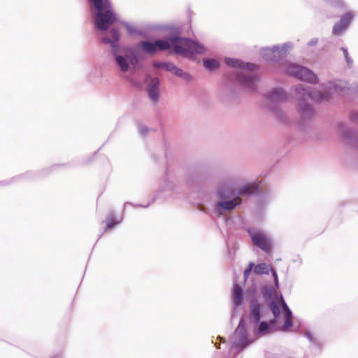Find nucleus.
Instances as JSON below:
<instances>
[{"label":"nucleus","mask_w":358,"mask_h":358,"mask_svg":"<svg viewBox=\"0 0 358 358\" xmlns=\"http://www.w3.org/2000/svg\"><path fill=\"white\" fill-rule=\"evenodd\" d=\"M171 30V34L164 39H157L154 43L150 41H143L141 45L143 50L149 54L154 55L158 51H166L173 47V53L182 56L189 55H201L206 51L203 45L190 38L180 36V31L178 27L169 26L164 27Z\"/></svg>","instance_id":"f257e3e1"},{"label":"nucleus","mask_w":358,"mask_h":358,"mask_svg":"<svg viewBox=\"0 0 358 358\" xmlns=\"http://www.w3.org/2000/svg\"><path fill=\"white\" fill-rule=\"evenodd\" d=\"M324 88L325 92L322 93L303 84H299L294 87L295 95L299 99V110L303 120L311 119L315 115L314 109L308 103V101L321 103L328 100L334 94H349L352 91V88L343 82L329 81L324 85Z\"/></svg>","instance_id":"f03ea898"},{"label":"nucleus","mask_w":358,"mask_h":358,"mask_svg":"<svg viewBox=\"0 0 358 358\" xmlns=\"http://www.w3.org/2000/svg\"><path fill=\"white\" fill-rule=\"evenodd\" d=\"M225 63L234 69H239L226 74L227 80L245 90L254 92L257 90V85L259 81V77L257 74H250L243 71L252 72L258 69V66L250 62H243L239 59L226 57Z\"/></svg>","instance_id":"7ed1b4c3"},{"label":"nucleus","mask_w":358,"mask_h":358,"mask_svg":"<svg viewBox=\"0 0 358 358\" xmlns=\"http://www.w3.org/2000/svg\"><path fill=\"white\" fill-rule=\"evenodd\" d=\"M91 9L97 13L94 17L95 28L100 31H106L117 21L116 14L112 10L110 0H89Z\"/></svg>","instance_id":"20e7f679"},{"label":"nucleus","mask_w":358,"mask_h":358,"mask_svg":"<svg viewBox=\"0 0 358 358\" xmlns=\"http://www.w3.org/2000/svg\"><path fill=\"white\" fill-rule=\"evenodd\" d=\"M110 36H103L101 38V42L105 44H110L113 48L112 54L115 57L116 64L122 72H127L129 70V61L124 56L118 55L120 40V32L117 29H112L110 31Z\"/></svg>","instance_id":"39448f33"},{"label":"nucleus","mask_w":358,"mask_h":358,"mask_svg":"<svg viewBox=\"0 0 358 358\" xmlns=\"http://www.w3.org/2000/svg\"><path fill=\"white\" fill-rule=\"evenodd\" d=\"M293 45L290 42L284 43L281 47L274 45L273 48H264L262 49V57L268 62H278L287 57L288 50H291Z\"/></svg>","instance_id":"423d86ee"},{"label":"nucleus","mask_w":358,"mask_h":358,"mask_svg":"<svg viewBox=\"0 0 358 358\" xmlns=\"http://www.w3.org/2000/svg\"><path fill=\"white\" fill-rule=\"evenodd\" d=\"M286 73L298 80L308 83H315L318 80L317 75L311 70L303 66L292 63L287 66Z\"/></svg>","instance_id":"0eeeda50"},{"label":"nucleus","mask_w":358,"mask_h":358,"mask_svg":"<svg viewBox=\"0 0 358 358\" xmlns=\"http://www.w3.org/2000/svg\"><path fill=\"white\" fill-rule=\"evenodd\" d=\"M252 341L249 339L247 334L245 317L244 316H242L239 320L238 327L234 331L231 344L233 346H236L239 348L241 350H243Z\"/></svg>","instance_id":"6e6552de"},{"label":"nucleus","mask_w":358,"mask_h":358,"mask_svg":"<svg viewBox=\"0 0 358 358\" xmlns=\"http://www.w3.org/2000/svg\"><path fill=\"white\" fill-rule=\"evenodd\" d=\"M339 134L344 138L346 143L358 149V133L345 126L343 122L338 123Z\"/></svg>","instance_id":"1a4fd4ad"},{"label":"nucleus","mask_w":358,"mask_h":358,"mask_svg":"<svg viewBox=\"0 0 358 358\" xmlns=\"http://www.w3.org/2000/svg\"><path fill=\"white\" fill-rule=\"evenodd\" d=\"M250 238L253 243L266 252L271 250V243L268 236L262 232L249 231Z\"/></svg>","instance_id":"9d476101"},{"label":"nucleus","mask_w":358,"mask_h":358,"mask_svg":"<svg viewBox=\"0 0 358 358\" xmlns=\"http://www.w3.org/2000/svg\"><path fill=\"white\" fill-rule=\"evenodd\" d=\"M241 203L242 199L238 196H236L233 199L222 200L219 201L215 205V211L218 214H221L225 211H230L234 209L236 206H239Z\"/></svg>","instance_id":"9b49d317"},{"label":"nucleus","mask_w":358,"mask_h":358,"mask_svg":"<svg viewBox=\"0 0 358 358\" xmlns=\"http://www.w3.org/2000/svg\"><path fill=\"white\" fill-rule=\"evenodd\" d=\"M261 307L258 300L252 298L250 300L249 322L252 326L257 327L261 320Z\"/></svg>","instance_id":"f8f14e48"},{"label":"nucleus","mask_w":358,"mask_h":358,"mask_svg":"<svg viewBox=\"0 0 358 358\" xmlns=\"http://www.w3.org/2000/svg\"><path fill=\"white\" fill-rule=\"evenodd\" d=\"M266 98L271 103L279 104L287 101V94L280 87H275L267 94Z\"/></svg>","instance_id":"ddd939ff"},{"label":"nucleus","mask_w":358,"mask_h":358,"mask_svg":"<svg viewBox=\"0 0 358 358\" xmlns=\"http://www.w3.org/2000/svg\"><path fill=\"white\" fill-rule=\"evenodd\" d=\"M353 17L354 13L352 12H348L342 15L340 20L336 22L333 27V34L335 36L339 35L350 23Z\"/></svg>","instance_id":"4468645a"},{"label":"nucleus","mask_w":358,"mask_h":358,"mask_svg":"<svg viewBox=\"0 0 358 358\" xmlns=\"http://www.w3.org/2000/svg\"><path fill=\"white\" fill-rule=\"evenodd\" d=\"M217 194L222 200L233 199L237 196L235 193L234 187L231 184H223L221 185L217 190Z\"/></svg>","instance_id":"2eb2a0df"},{"label":"nucleus","mask_w":358,"mask_h":358,"mask_svg":"<svg viewBox=\"0 0 358 358\" xmlns=\"http://www.w3.org/2000/svg\"><path fill=\"white\" fill-rule=\"evenodd\" d=\"M159 78H153L151 79L147 87V92L148 93L149 97L154 101H157L159 98Z\"/></svg>","instance_id":"dca6fc26"},{"label":"nucleus","mask_w":358,"mask_h":358,"mask_svg":"<svg viewBox=\"0 0 358 358\" xmlns=\"http://www.w3.org/2000/svg\"><path fill=\"white\" fill-rule=\"evenodd\" d=\"M259 192V186L255 183L246 185L240 187L237 189V196L240 197L241 195H252Z\"/></svg>","instance_id":"f3484780"},{"label":"nucleus","mask_w":358,"mask_h":358,"mask_svg":"<svg viewBox=\"0 0 358 358\" xmlns=\"http://www.w3.org/2000/svg\"><path fill=\"white\" fill-rule=\"evenodd\" d=\"M243 300V290L241 288L237 282L234 284L233 291V305L235 308H237L241 305Z\"/></svg>","instance_id":"a211bd4d"},{"label":"nucleus","mask_w":358,"mask_h":358,"mask_svg":"<svg viewBox=\"0 0 358 358\" xmlns=\"http://www.w3.org/2000/svg\"><path fill=\"white\" fill-rule=\"evenodd\" d=\"M275 320H271L270 322H259L257 327L253 326L255 333L257 336H262L270 331L271 329V324H274Z\"/></svg>","instance_id":"6ab92c4d"},{"label":"nucleus","mask_w":358,"mask_h":358,"mask_svg":"<svg viewBox=\"0 0 358 358\" xmlns=\"http://www.w3.org/2000/svg\"><path fill=\"white\" fill-rule=\"evenodd\" d=\"M275 289L267 285H263L260 287V292L266 301L270 302L275 299L274 294H277Z\"/></svg>","instance_id":"aec40b11"},{"label":"nucleus","mask_w":358,"mask_h":358,"mask_svg":"<svg viewBox=\"0 0 358 358\" xmlns=\"http://www.w3.org/2000/svg\"><path fill=\"white\" fill-rule=\"evenodd\" d=\"M254 272L257 275L269 274L271 266L266 263H260L254 266Z\"/></svg>","instance_id":"412c9836"},{"label":"nucleus","mask_w":358,"mask_h":358,"mask_svg":"<svg viewBox=\"0 0 358 358\" xmlns=\"http://www.w3.org/2000/svg\"><path fill=\"white\" fill-rule=\"evenodd\" d=\"M203 65L209 71H213L220 66V63L217 60L212 58L203 59Z\"/></svg>","instance_id":"4be33fe9"},{"label":"nucleus","mask_w":358,"mask_h":358,"mask_svg":"<svg viewBox=\"0 0 358 358\" xmlns=\"http://www.w3.org/2000/svg\"><path fill=\"white\" fill-rule=\"evenodd\" d=\"M269 303H270V308L271 310V312H272L273 316L275 317V318H277L280 313V308H279L278 305L275 302V299L270 301Z\"/></svg>","instance_id":"5701e85b"},{"label":"nucleus","mask_w":358,"mask_h":358,"mask_svg":"<svg viewBox=\"0 0 358 358\" xmlns=\"http://www.w3.org/2000/svg\"><path fill=\"white\" fill-rule=\"evenodd\" d=\"M174 75L178 78H180L185 80H191V76L188 73L184 72L181 69L178 68L175 71Z\"/></svg>","instance_id":"b1692460"},{"label":"nucleus","mask_w":358,"mask_h":358,"mask_svg":"<svg viewBox=\"0 0 358 358\" xmlns=\"http://www.w3.org/2000/svg\"><path fill=\"white\" fill-rule=\"evenodd\" d=\"M341 50H342L343 53V55H344V57H345V62L347 63V65L349 68H351L352 67V65H353V60L350 57L349 53H348V51L347 50V48H344V47H342L341 48Z\"/></svg>","instance_id":"393cba45"},{"label":"nucleus","mask_w":358,"mask_h":358,"mask_svg":"<svg viewBox=\"0 0 358 358\" xmlns=\"http://www.w3.org/2000/svg\"><path fill=\"white\" fill-rule=\"evenodd\" d=\"M127 57L128 59L129 64L131 63L134 65L138 63V57L133 50H130L129 51V54L127 55Z\"/></svg>","instance_id":"a878e982"},{"label":"nucleus","mask_w":358,"mask_h":358,"mask_svg":"<svg viewBox=\"0 0 358 358\" xmlns=\"http://www.w3.org/2000/svg\"><path fill=\"white\" fill-rule=\"evenodd\" d=\"M171 62H153L152 66L154 68H162L167 71V69L170 66Z\"/></svg>","instance_id":"bb28decb"},{"label":"nucleus","mask_w":358,"mask_h":358,"mask_svg":"<svg viewBox=\"0 0 358 358\" xmlns=\"http://www.w3.org/2000/svg\"><path fill=\"white\" fill-rule=\"evenodd\" d=\"M138 131L142 136H145L150 131L148 127H147L146 126L143 125L140 122L138 123Z\"/></svg>","instance_id":"cd10ccee"},{"label":"nucleus","mask_w":358,"mask_h":358,"mask_svg":"<svg viewBox=\"0 0 358 358\" xmlns=\"http://www.w3.org/2000/svg\"><path fill=\"white\" fill-rule=\"evenodd\" d=\"M113 217V215L112 214L109 215V216H108L109 221L107 222L106 227L105 230H106L109 228H111V227H114L115 225L120 223L121 220H116V221L112 220Z\"/></svg>","instance_id":"c85d7f7f"},{"label":"nucleus","mask_w":358,"mask_h":358,"mask_svg":"<svg viewBox=\"0 0 358 358\" xmlns=\"http://www.w3.org/2000/svg\"><path fill=\"white\" fill-rule=\"evenodd\" d=\"M122 24L127 29V31L129 34H138V31L128 22H122Z\"/></svg>","instance_id":"c756f323"},{"label":"nucleus","mask_w":358,"mask_h":358,"mask_svg":"<svg viewBox=\"0 0 358 358\" xmlns=\"http://www.w3.org/2000/svg\"><path fill=\"white\" fill-rule=\"evenodd\" d=\"M254 266H255V264L253 262H250L248 267L247 268H245V270L244 271L243 277H244L245 280H247V279L248 278L249 275H250L252 269L253 268Z\"/></svg>","instance_id":"7c9ffc66"},{"label":"nucleus","mask_w":358,"mask_h":358,"mask_svg":"<svg viewBox=\"0 0 358 358\" xmlns=\"http://www.w3.org/2000/svg\"><path fill=\"white\" fill-rule=\"evenodd\" d=\"M293 325L292 318H285L284 324L282 327L283 330H286Z\"/></svg>","instance_id":"2f4dec72"},{"label":"nucleus","mask_w":358,"mask_h":358,"mask_svg":"<svg viewBox=\"0 0 358 358\" xmlns=\"http://www.w3.org/2000/svg\"><path fill=\"white\" fill-rule=\"evenodd\" d=\"M270 271L271 272L272 276L273 277L275 288H278L279 282H278V277L277 272L272 267H271Z\"/></svg>","instance_id":"473e14b6"},{"label":"nucleus","mask_w":358,"mask_h":358,"mask_svg":"<svg viewBox=\"0 0 358 358\" xmlns=\"http://www.w3.org/2000/svg\"><path fill=\"white\" fill-rule=\"evenodd\" d=\"M325 1L334 5L335 6H343V3L341 0H324Z\"/></svg>","instance_id":"72a5a7b5"},{"label":"nucleus","mask_w":358,"mask_h":358,"mask_svg":"<svg viewBox=\"0 0 358 358\" xmlns=\"http://www.w3.org/2000/svg\"><path fill=\"white\" fill-rule=\"evenodd\" d=\"M303 336L308 338V340L312 343H315V338L313 336L312 334L310 331H304L303 333Z\"/></svg>","instance_id":"f704fd0d"},{"label":"nucleus","mask_w":358,"mask_h":358,"mask_svg":"<svg viewBox=\"0 0 358 358\" xmlns=\"http://www.w3.org/2000/svg\"><path fill=\"white\" fill-rule=\"evenodd\" d=\"M279 302H280V304L283 310H285V309L289 308L288 306L287 305V303L285 301L283 296L282 295L280 296V301Z\"/></svg>","instance_id":"c9c22d12"},{"label":"nucleus","mask_w":358,"mask_h":358,"mask_svg":"<svg viewBox=\"0 0 358 358\" xmlns=\"http://www.w3.org/2000/svg\"><path fill=\"white\" fill-rule=\"evenodd\" d=\"M273 112L275 113V115H276V117L280 120L281 121H284V115L282 114V113L278 110L277 108H274L273 109Z\"/></svg>","instance_id":"e433bc0d"},{"label":"nucleus","mask_w":358,"mask_h":358,"mask_svg":"<svg viewBox=\"0 0 358 358\" xmlns=\"http://www.w3.org/2000/svg\"><path fill=\"white\" fill-rule=\"evenodd\" d=\"M350 120L352 122L358 123V111L354 112L350 115Z\"/></svg>","instance_id":"4c0bfd02"},{"label":"nucleus","mask_w":358,"mask_h":358,"mask_svg":"<svg viewBox=\"0 0 358 358\" xmlns=\"http://www.w3.org/2000/svg\"><path fill=\"white\" fill-rule=\"evenodd\" d=\"M178 68V66H176L175 64H173V63L171 62L170 66L167 69L166 71L171 72L173 74H174L175 71L177 70Z\"/></svg>","instance_id":"58836bf2"},{"label":"nucleus","mask_w":358,"mask_h":358,"mask_svg":"<svg viewBox=\"0 0 358 358\" xmlns=\"http://www.w3.org/2000/svg\"><path fill=\"white\" fill-rule=\"evenodd\" d=\"M285 318H292V313L289 308L285 309L284 310Z\"/></svg>","instance_id":"ea45409f"},{"label":"nucleus","mask_w":358,"mask_h":358,"mask_svg":"<svg viewBox=\"0 0 358 358\" xmlns=\"http://www.w3.org/2000/svg\"><path fill=\"white\" fill-rule=\"evenodd\" d=\"M318 42V39L317 38H313L311 40L309 41L308 43V45L309 46H313L315 45Z\"/></svg>","instance_id":"a19ab883"},{"label":"nucleus","mask_w":358,"mask_h":358,"mask_svg":"<svg viewBox=\"0 0 358 358\" xmlns=\"http://www.w3.org/2000/svg\"><path fill=\"white\" fill-rule=\"evenodd\" d=\"M151 202H149L148 203L145 204V205H143V204H138V205H136L137 206H140V207H142V208H147L150 206Z\"/></svg>","instance_id":"79ce46f5"},{"label":"nucleus","mask_w":358,"mask_h":358,"mask_svg":"<svg viewBox=\"0 0 358 358\" xmlns=\"http://www.w3.org/2000/svg\"><path fill=\"white\" fill-rule=\"evenodd\" d=\"M301 322H299V325L296 327L297 331H299V329L301 328Z\"/></svg>","instance_id":"37998d69"},{"label":"nucleus","mask_w":358,"mask_h":358,"mask_svg":"<svg viewBox=\"0 0 358 358\" xmlns=\"http://www.w3.org/2000/svg\"><path fill=\"white\" fill-rule=\"evenodd\" d=\"M52 358H56V357H52Z\"/></svg>","instance_id":"c03bdc74"}]
</instances>
